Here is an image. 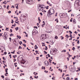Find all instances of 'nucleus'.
<instances>
[{"label": "nucleus", "instance_id": "1", "mask_svg": "<svg viewBox=\"0 0 80 80\" xmlns=\"http://www.w3.org/2000/svg\"><path fill=\"white\" fill-rule=\"evenodd\" d=\"M23 57L22 55H20L19 56L18 58V62H21V63H22V64H25V59H23Z\"/></svg>", "mask_w": 80, "mask_h": 80}, {"label": "nucleus", "instance_id": "2", "mask_svg": "<svg viewBox=\"0 0 80 80\" xmlns=\"http://www.w3.org/2000/svg\"><path fill=\"white\" fill-rule=\"evenodd\" d=\"M43 7H45V6L43 5H42L40 4L38 5V10L40 11H42V10L44 9Z\"/></svg>", "mask_w": 80, "mask_h": 80}, {"label": "nucleus", "instance_id": "3", "mask_svg": "<svg viewBox=\"0 0 80 80\" xmlns=\"http://www.w3.org/2000/svg\"><path fill=\"white\" fill-rule=\"evenodd\" d=\"M55 13V11L53 9H50L49 11L48 12V13L49 14V15H52Z\"/></svg>", "mask_w": 80, "mask_h": 80}, {"label": "nucleus", "instance_id": "4", "mask_svg": "<svg viewBox=\"0 0 80 80\" xmlns=\"http://www.w3.org/2000/svg\"><path fill=\"white\" fill-rule=\"evenodd\" d=\"M41 38H42V40H43L44 39V38H45V39H46V38H47V35H46V34H42L41 35Z\"/></svg>", "mask_w": 80, "mask_h": 80}, {"label": "nucleus", "instance_id": "5", "mask_svg": "<svg viewBox=\"0 0 80 80\" xmlns=\"http://www.w3.org/2000/svg\"><path fill=\"white\" fill-rule=\"evenodd\" d=\"M4 35L5 39L7 40V37H8V36H7V32H5L4 33Z\"/></svg>", "mask_w": 80, "mask_h": 80}, {"label": "nucleus", "instance_id": "6", "mask_svg": "<svg viewBox=\"0 0 80 80\" xmlns=\"http://www.w3.org/2000/svg\"><path fill=\"white\" fill-rule=\"evenodd\" d=\"M36 33H38V31L37 30H33L32 32V35H35Z\"/></svg>", "mask_w": 80, "mask_h": 80}, {"label": "nucleus", "instance_id": "7", "mask_svg": "<svg viewBox=\"0 0 80 80\" xmlns=\"http://www.w3.org/2000/svg\"><path fill=\"white\" fill-rule=\"evenodd\" d=\"M24 18L23 17H20V21L21 22H24V20H25V19H24Z\"/></svg>", "mask_w": 80, "mask_h": 80}, {"label": "nucleus", "instance_id": "8", "mask_svg": "<svg viewBox=\"0 0 80 80\" xmlns=\"http://www.w3.org/2000/svg\"><path fill=\"white\" fill-rule=\"evenodd\" d=\"M69 70L71 72H72V71H73V67H72V66H70L69 67Z\"/></svg>", "mask_w": 80, "mask_h": 80}, {"label": "nucleus", "instance_id": "9", "mask_svg": "<svg viewBox=\"0 0 80 80\" xmlns=\"http://www.w3.org/2000/svg\"><path fill=\"white\" fill-rule=\"evenodd\" d=\"M46 32L47 33H52V31H49L48 30H46Z\"/></svg>", "mask_w": 80, "mask_h": 80}, {"label": "nucleus", "instance_id": "10", "mask_svg": "<svg viewBox=\"0 0 80 80\" xmlns=\"http://www.w3.org/2000/svg\"><path fill=\"white\" fill-rule=\"evenodd\" d=\"M52 53H54V55H55V52H57V50H54V49H52Z\"/></svg>", "mask_w": 80, "mask_h": 80}, {"label": "nucleus", "instance_id": "11", "mask_svg": "<svg viewBox=\"0 0 80 80\" xmlns=\"http://www.w3.org/2000/svg\"><path fill=\"white\" fill-rule=\"evenodd\" d=\"M26 2L27 3H29L30 2L32 1V0H26Z\"/></svg>", "mask_w": 80, "mask_h": 80}, {"label": "nucleus", "instance_id": "12", "mask_svg": "<svg viewBox=\"0 0 80 80\" xmlns=\"http://www.w3.org/2000/svg\"><path fill=\"white\" fill-rule=\"evenodd\" d=\"M44 63L46 65H47V66H48V64H47V61H46L44 62Z\"/></svg>", "mask_w": 80, "mask_h": 80}, {"label": "nucleus", "instance_id": "13", "mask_svg": "<svg viewBox=\"0 0 80 80\" xmlns=\"http://www.w3.org/2000/svg\"><path fill=\"white\" fill-rule=\"evenodd\" d=\"M63 14H62V13H60L59 14V16L60 17L62 18V17H63Z\"/></svg>", "mask_w": 80, "mask_h": 80}, {"label": "nucleus", "instance_id": "14", "mask_svg": "<svg viewBox=\"0 0 80 80\" xmlns=\"http://www.w3.org/2000/svg\"><path fill=\"white\" fill-rule=\"evenodd\" d=\"M50 53L51 55H54V53H53L52 52V51H50Z\"/></svg>", "mask_w": 80, "mask_h": 80}, {"label": "nucleus", "instance_id": "15", "mask_svg": "<svg viewBox=\"0 0 80 80\" xmlns=\"http://www.w3.org/2000/svg\"><path fill=\"white\" fill-rule=\"evenodd\" d=\"M42 69H44V70H45V67H42Z\"/></svg>", "mask_w": 80, "mask_h": 80}, {"label": "nucleus", "instance_id": "16", "mask_svg": "<svg viewBox=\"0 0 80 80\" xmlns=\"http://www.w3.org/2000/svg\"><path fill=\"white\" fill-rule=\"evenodd\" d=\"M5 71L6 72H8V68H7L5 69Z\"/></svg>", "mask_w": 80, "mask_h": 80}, {"label": "nucleus", "instance_id": "17", "mask_svg": "<svg viewBox=\"0 0 80 80\" xmlns=\"http://www.w3.org/2000/svg\"><path fill=\"white\" fill-rule=\"evenodd\" d=\"M73 23H76V21L74 19L73 20Z\"/></svg>", "mask_w": 80, "mask_h": 80}, {"label": "nucleus", "instance_id": "18", "mask_svg": "<svg viewBox=\"0 0 80 80\" xmlns=\"http://www.w3.org/2000/svg\"><path fill=\"white\" fill-rule=\"evenodd\" d=\"M66 38H68L69 37V36H68V35H67L66 36Z\"/></svg>", "mask_w": 80, "mask_h": 80}, {"label": "nucleus", "instance_id": "19", "mask_svg": "<svg viewBox=\"0 0 80 80\" xmlns=\"http://www.w3.org/2000/svg\"><path fill=\"white\" fill-rule=\"evenodd\" d=\"M72 50H73V51H75V47H73L72 48Z\"/></svg>", "mask_w": 80, "mask_h": 80}, {"label": "nucleus", "instance_id": "20", "mask_svg": "<svg viewBox=\"0 0 80 80\" xmlns=\"http://www.w3.org/2000/svg\"><path fill=\"white\" fill-rule=\"evenodd\" d=\"M55 39H58V36H55Z\"/></svg>", "mask_w": 80, "mask_h": 80}, {"label": "nucleus", "instance_id": "21", "mask_svg": "<svg viewBox=\"0 0 80 80\" xmlns=\"http://www.w3.org/2000/svg\"><path fill=\"white\" fill-rule=\"evenodd\" d=\"M67 80H70V78L69 77H68L66 78Z\"/></svg>", "mask_w": 80, "mask_h": 80}, {"label": "nucleus", "instance_id": "22", "mask_svg": "<svg viewBox=\"0 0 80 80\" xmlns=\"http://www.w3.org/2000/svg\"><path fill=\"white\" fill-rule=\"evenodd\" d=\"M18 49H22V48L21 46H19L18 48Z\"/></svg>", "mask_w": 80, "mask_h": 80}, {"label": "nucleus", "instance_id": "23", "mask_svg": "<svg viewBox=\"0 0 80 80\" xmlns=\"http://www.w3.org/2000/svg\"><path fill=\"white\" fill-rule=\"evenodd\" d=\"M61 40H63V39H64V38L62 36H61Z\"/></svg>", "mask_w": 80, "mask_h": 80}, {"label": "nucleus", "instance_id": "24", "mask_svg": "<svg viewBox=\"0 0 80 80\" xmlns=\"http://www.w3.org/2000/svg\"><path fill=\"white\" fill-rule=\"evenodd\" d=\"M15 50H14L13 51V52H11V53H13V54H14L15 53Z\"/></svg>", "mask_w": 80, "mask_h": 80}, {"label": "nucleus", "instance_id": "25", "mask_svg": "<svg viewBox=\"0 0 80 80\" xmlns=\"http://www.w3.org/2000/svg\"><path fill=\"white\" fill-rule=\"evenodd\" d=\"M36 58H37L36 59V60H39V57H36Z\"/></svg>", "mask_w": 80, "mask_h": 80}, {"label": "nucleus", "instance_id": "26", "mask_svg": "<svg viewBox=\"0 0 80 80\" xmlns=\"http://www.w3.org/2000/svg\"><path fill=\"white\" fill-rule=\"evenodd\" d=\"M16 8L17 9H18V5H17V6L16 7Z\"/></svg>", "mask_w": 80, "mask_h": 80}, {"label": "nucleus", "instance_id": "27", "mask_svg": "<svg viewBox=\"0 0 80 80\" xmlns=\"http://www.w3.org/2000/svg\"><path fill=\"white\" fill-rule=\"evenodd\" d=\"M48 7H49L48 6L47 7L46 6L45 7V8H46V9H48Z\"/></svg>", "mask_w": 80, "mask_h": 80}, {"label": "nucleus", "instance_id": "28", "mask_svg": "<svg viewBox=\"0 0 80 80\" xmlns=\"http://www.w3.org/2000/svg\"><path fill=\"white\" fill-rule=\"evenodd\" d=\"M10 37H12V36H13V34L12 33H11L10 34Z\"/></svg>", "mask_w": 80, "mask_h": 80}, {"label": "nucleus", "instance_id": "29", "mask_svg": "<svg viewBox=\"0 0 80 80\" xmlns=\"http://www.w3.org/2000/svg\"><path fill=\"white\" fill-rule=\"evenodd\" d=\"M51 43H52V45H53V40L51 41Z\"/></svg>", "mask_w": 80, "mask_h": 80}, {"label": "nucleus", "instance_id": "30", "mask_svg": "<svg viewBox=\"0 0 80 80\" xmlns=\"http://www.w3.org/2000/svg\"><path fill=\"white\" fill-rule=\"evenodd\" d=\"M15 29L16 30H18V27H17L15 28Z\"/></svg>", "mask_w": 80, "mask_h": 80}, {"label": "nucleus", "instance_id": "31", "mask_svg": "<svg viewBox=\"0 0 80 80\" xmlns=\"http://www.w3.org/2000/svg\"><path fill=\"white\" fill-rule=\"evenodd\" d=\"M2 59L4 60L5 61L6 60V59L5 58H4V57H2Z\"/></svg>", "mask_w": 80, "mask_h": 80}, {"label": "nucleus", "instance_id": "32", "mask_svg": "<svg viewBox=\"0 0 80 80\" xmlns=\"http://www.w3.org/2000/svg\"><path fill=\"white\" fill-rule=\"evenodd\" d=\"M44 25H45V24H43L41 25V26L42 27H44V26H43Z\"/></svg>", "mask_w": 80, "mask_h": 80}, {"label": "nucleus", "instance_id": "33", "mask_svg": "<svg viewBox=\"0 0 80 80\" xmlns=\"http://www.w3.org/2000/svg\"><path fill=\"white\" fill-rule=\"evenodd\" d=\"M38 21H40V22H41V20L40 19V17L38 18Z\"/></svg>", "mask_w": 80, "mask_h": 80}, {"label": "nucleus", "instance_id": "34", "mask_svg": "<svg viewBox=\"0 0 80 80\" xmlns=\"http://www.w3.org/2000/svg\"><path fill=\"white\" fill-rule=\"evenodd\" d=\"M69 32H69L70 34H72V32H71V31H69Z\"/></svg>", "mask_w": 80, "mask_h": 80}, {"label": "nucleus", "instance_id": "35", "mask_svg": "<svg viewBox=\"0 0 80 80\" xmlns=\"http://www.w3.org/2000/svg\"><path fill=\"white\" fill-rule=\"evenodd\" d=\"M1 77L2 78H5V77H4L3 75Z\"/></svg>", "mask_w": 80, "mask_h": 80}, {"label": "nucleus", "instance_id": "36", "mask_svg": "<svg viewBox=\"0 0 80 80\" xmlns=\"http://www.w3.org/2000/svg\"><path fill=\"white\" fill-rule=\"evenodd\" d=\"M47 4H48V5H50V3L48 1L47 2Z\"/></svg>", "mask_w": 80, "mask_h": 80}, {"label": "nucleus", "instance_id": "37", "mask_svg": "<svg viewBox=\"0 0 80 80\" xmlns=\"http://www.w3.org/2000/svg\"><path fill=\"white\" fill-rule=\"evenodd\" d=\"M23 46H24L25 48V47H26V44H23Z\"/></svg>", "mask_w": 80, "mask_h": 80}, {"label": "nucleus", "instance_id": "38", "mask_svg": "<svg viewBox=\"0 0 80 80\" xmlns=\"http://www.w3.org/2000/svg\"><path fill=\"white\" fill-rule=\"evenodd\" d=\"M9 28H6L5 30H8V29L7 30V29H8Z\"/></svg>", "mask_w": 80, "mask_h": 80}, {"label": "nucleus", "instance_id": "39", "mask_svg": "<svg viewBox=\"0 0 80 80\" xmlns=\"http://www.w3.org/2000/svg\"><path fill=\"white\" fill-rule=\"evenodd\" d=\"M8 13H11V11H8Z\"/></svg>", "mask_w": 80, "mask_h": 80}, {"label": "nucleus", "instance_id": "40", "mask_svg": "<svg viewBox=\"0 0 80 80\" xmlns=\"http://www.w3.org/2000/svg\"><path fill=\"white\" fill-rule=\"evenodd\" d=\"M79 43H80V42H79V40H78V42H77L78 44H79Z\"/></svg>", "mask_w": 80, "mask_h": 80}, {"label": "nucleus", "instance_id": "41", "mask_svg": "<svg viewBox=\"0 0 80 80\" xmlns=\"http://www.w3.org/2000/svg\"><path fill=\"white\" fill-rule=\"evenodd\" d=\"M68 55L69 56L68 57L69 58H70V57H72V55H70V54H68Z\"/></svg>", "mask_w": 80, "mask_h": 80}, {"label": "nucleus", "instance_id": "42", "mask_svg": "<svg viewBox=\"0 0 80 80\" xmlns=\"http://www.w3.org/2000/svg\"><path fill=\"white\" fill-rule=\"evenodd\" d=\"M48 57H50V54H48Z\"/></svg>", "mask_w": 80, "mask_h": 80}, {"label": "nucleus", "instance_id": "43", "mask_svg": "<svg viewBox=\"0 0 80 80\" xmlns=\"http://www.w3.org/2000/svg\"><path fill=\"white\" fill-rule=\"evenodd\" d=\"M69 37H71V38H72V34H70Z\"/></svg>", "mask_w": 80, "mask_h": 80}, {"label": "nucleus", "instance_id": "44", "mask_svg": "<svg viewBox=\"0 0 80 80\" xmlns=\"http://www.w3.org/2000/svg\"><path fill=\"white\" fill-rule=\"evenodd\" d=\"M44 53H46V54H47V52H46V51H44Z\"/></svg>", "mask_w": 80, "mask_h": 80}, {"label": "nucleus", "instance_id": "45", "mask_svg": "<svg viewBox=\"0 0 80 80\" xmlns=\"http://www.w3.org/2000/svg\"><path fill=\"white\" fill-rule=\"evenodd\" d=\"M35 52H36V54H37V53H38V52H38V51H35Z\"/></svg>", "mask_w": 80, "mask_h": 80}, {"label": "nucleus", "instance_id": "46", "mask_svg": "<svg viewBox=\"0 0 80 80\" xmlns=\"http://www.w3.org/2000/svg\"><path fill=\"white\" fill-rule=\"evenodd\" d=\"M9 40H10V42H11V40H12V38H9Z\"/></svg>", "mask_w": 80, "mask_h": 80}, {"label": "nucleus", "instance_id": "47", "mask_svg": "<svg viewBox=\"0 0 80 80\" xmlns=\"http://www.w3.org/2000/svg\"><path fill=\"white\" fill-rule=\"evenodd\" d=\"M15 23H18V25L19 24V23L18 22H17L16 21H15Z\"/></svg>", "mask_w": 80, "mask_h": 80}, {"label": "nucleus", "instance_id": "48", "mask_svg": "<svg viewBox=\"0 0 80 80\" xmlns=\"http://www.w3.org/2000/svg\"><path fill=\"white\" fill-rule=\"evenodd\" d=\"M9 7V5H8L7 6V9H8V8Z\"/></svg>", "mask_w": 80, "mask_h": 80}, {"label": "nucleus", "instance_id": "49", "mask_svg": "<svg viewBox=\"0 0 80 80\" xmlns=\"http://www.w3.org/2000/svg\"><path fill=\"white\" fill-rule=\"evenodd\" d=\"M17 60L16 59H14V61H13V62H15V61H16Z\"/></svg>", "mask_w": 80, "mask_h": 80}, {"label": "nucleus", "instance_id": "50", "mask_svg": "<svg viewBox=\"0 0 80 80\" xmlns=\"http://www.w3.org/2000/svg\"><path fill=\"white\" fill-rule=\"evenodd\" d=\"M40 14L41 15V16H42L43 14H42V13L40 12Z\"/></svg>", "mask_w": 80, "mask_h": 80}, {"label": "nucleus", "instance_id": "51", "mask_svg": "<svg viewBox=\"0 0 80 80\" xmlns=\"http://www.w3.org/2000/svg\"><path fill=\"white\" fill-rule=\"evenodd\" d=\"M65 74V73H63V74L62 75V78H63V76H64V74Z\"/></svg>", "mask_w": 80, "mask_h": 80}, {"label": "nucleus", "instance_id": "52", "mask_svg": "<svg viewBox=\"0 0 80 80\" xmlns=\"http://www.w3.org/2000/svg\"><path fill=\"white\" fill-rule=\"evenodd\" d=\"M34 28H36V29L38 28V27H36V26L34 27Z\"/></svg>", "mask_w": 80, "mask_h": 80}, {"label": "nucleus", "instance_id": "53", "mask_svg": "<svg viewBox=\"0 0 80 80\" xmlns=\"http://www.w3.org/2000/svg\"><path fill=\"white\" fill-rule=\"evenodd\" d=\"M30 43H31V45H34V44L33 43L31 42Z\"/></svg>", "mask_w": 80, "mask_h": 80}, {"label": "nucleus", "instance_id": "54", "mask_svg": "<svg viewBox=\"0 0 80 80\" xmlns=\"http://www.w3.org/2000/svg\"><path fill=\"white\" fill-rule=\"evenodd\" d=\"M7 53L6 52H4V55H6V54H7Z\"/></svg>", "mask_w": 80, "mask_h": 80}, {"label": "nucleus", "instance_id": "55", "mask_svg": "<svg viewBox=\"0 0 80 80\" xmlns=\"http://www.w3.org/2000/svg\"><path fill=\"white\" fill-rule=\"evenodd\" d=\"M47 63L48 64V65H49V62L48 61H47Z\"/></svg>", "mask_w": 80, "mask_h": 80}, {"label": "nucleus", "instance_id": "56", "mask_svg": "<svg viewBox=\"0 0 80 80\" xmlns=\"http://www.w3.org/2000/svg\"><path fill=\"white\" fill-rule=\"evenodd\" d=\"M42 23H44V24H45V22L44 21H43Z\"/></svg>", "mask_w": 80, "mask_h": 80}, {"label": "nucleus", "instance_id": "57", "mask_svg": "<svg viewBox=\"0 0 80 80\" xmlns=\"http://www.w3.org/2000/svg\"><path fill=\"white\" fill-rule=\"evenodd\" d=\"M27 50H28L29 51L30 50V49H28V48H27Z\"/></svg>", "mask_w": 80, "mask_h": 80}, {"label": "nucleus", "instance_id": "58", "mask_svg": "<svg viewBox=\"0 0 80 80\" xmlns=\"http://www.w3.org/2000/svg\"><path fill=\"white\" fill-rule=\"evenodd\" d=\"M45 50H48V48H45Z\"/></svg>", "mask_w": 80, "mask_h": 80}, {"label": "nucleus", "instance_id": "59", "mask_svg": "<svg viewBox=\"0 0 80 80\" xmlns=\"http://www.w3.org/2000/svg\"><path fill=\"white\" fill-rule=\"evenodd\" d=\"M17 20H16V21H18V18H16Z\"/></svg>", "mask_w": 80, "mask_h": 80}, {"label": "nucleus", "instance_id": "60", "mask_svg": "<svg viewBox=\"0 0 80 80\" xmlns=\"http://www.w3.org/2000/svg\"><path fill=\"white\" fill-rule=\"evenodd\" d=\"M67 59L68 60V61H69V58H67Z\"/></svg>", "mask_w": 80, "mask_h": 80}, {"label": "nucleus", "instance_id": "61", "mask_svg": "<svg viewBox=\"0 0 80 80\" xmlns=\"http://www.w3.org/2000/svg\"><path fill=\"white\" fill-rule=\"evenodd\" d=\"M71 11H72V10H70V11H68V13H69V12H71Z\"/></svg>", "mask_w": 80, "mask_h": 80}, {"label": "nucleus", "instance_id": "62", "mask_svg": "<svg viewBox=\"0 0 80 80\" xmlns=\"http://www.w3.org/2000/svg\"><path fill=\"white\" fill-rule=\"evenodd\" d=\"M12 57L13 58H15V55H13Z\"/></svg>", "mask_w": 80, "mask_h": 80}, {"label": "nucleus", "instance_id": "63", "mask_svg": "<svg viewBox=\"0 0 80 80\" xmlns=\"http://www.w3.org/2000/svg\"><path fill=\"white\" fill-rule=\"evenodd\" d=\"M63 52H66V50H64L63 51Z\"/></svg>", "mask_w": 80, "mask_h": 80}, {"label": "nucleus", "instance_id": "64", "mask_svg": "<svg viewBox=\"0 0 80 80\" xmlns=\"http://www.w3.org/2000/svg\"><path fill=\"white\" fill-rule=\"evenodd\" d=\"M18 38L19 39H20L21 38V36L19 37Z\"/></svg>", "mask_w": 80, "mask_h": 80}]
</instances>
